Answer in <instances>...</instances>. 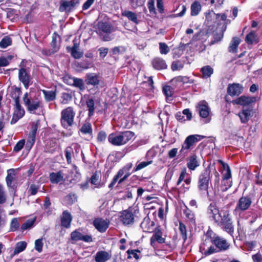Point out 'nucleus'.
I'll use <instances>...</instances> for the list:
<instances>
[{"mask_svg": "<svg viewBox=\"0 0 262 262\" xmlns=\"http://www.w3.org/2000/svg\"><path fill=\"white\" fill-rule=\"evenodd\" d=\"M134 135L133 132L129 130L119 133H112L108 136V140L114 145L121 146L127 143Z\"/></svg>", "mask_w": 262, "mask_h": 262, "instance_id": "f257e3e1", "label": "nucleus"}, {"mask_svg": "<svg viewBox=\"0 0 262 262\" xmlns=\"http://www.w3.org/2000/svg\"><path fill=\"white\" fill-rule=\"evenodd\" d=\"M115 31L111 23L106 21H98L96 26V32L100 38L104 41L112 40L110 34Z\"/></svg>", "mask_w": 262, "mask_h": 262, "instance_id": "f03ea898", "label": "nucleus"}, {"mask_svg": "<svg viewBox=\"0 0 262 262\" xmlns=\"http://www.w3.org/2000/svg\"><path fill=\"white\" fill-rule=\"evenodd\" d=\"M23 102L27 110L30 113L35 114V111L41 107L40 99L31 93L26 92L23 98Z\"/></svg>", "mask_w": 262, "mask_h": 262, "instance_id": "7ed1b4c3", "label": "nucleus"}, {"mask_svg": "<svg viewBox=\"0 0 262 262\" xmlns=\"http://www.w3.org/2000/svg\"><path fill=\"white\" fill-rule=\"evenodd\" d=\"M211 171L209 168L205 169L199 177L198 188L202 194H206L209 200L211 194L208 191L209 185L210 183Z\"/></svg>", "mask_w": 262, "mask_h": 262, "instance_id": "20e7f679", "label": "nucleus"}, {"mask_svg": "<svg viewBox=\"0 0 262 262\" xmlns=\"http://www.w3.org/2000/svg\"><path fill=\"white\" fill-rule=\"evenodd\" d=\"M222 213V218L219 220V222H217L216 224L233 238L234 226L230 216L229 210L227 212H223Z\"/></svg>", "mask_w": 262, "mask_h": 262, "instance_id": "39448f33", "label": "nucleus"}, {"mask_svg": "<svg viewBox=\"0 0 262 262\" xmlns=\"http://www.w3.org/2000/svg\"><path fill=\"white\" fill-rule=\"evenodd\" d=\"M75 112L73 107L69 106L63 110L61 112L60 122L62 126L68 128L71 126L74 123V118Z\"/></svg>", "mask_w": 262, "mask_h": 262, "instance_id": "423d86ee", "label": "nucleus"}, {"mask_svg": "<svg viewBox=\"0 0 262 262\" xmlns=\"http://www.w3.org/2000/svg\"><path fill=\"white\" fill-rule=\"evenodd\" d=\"M228 210L225 208L220 210L214 203H211L207 208V214L211 220L216 223L219 222V220L222 218V213L223 212H227Z\"/></svg>", "mask_w": 262, "mask_h": 262, "instance_id": "0eeeda50", "label": "nucleus"}, {"mask_svg": "<svg viewBox=\"0 0 262 262\" xmlns=\"http://www.w3.org/2000/svg\"><path fill=\"white\" fill-rule=\"evenodd\" d=\"M205 138L204 136L198 135H190L188 136L182 145L180 152L182 154H185L188 152V150L196 142Z\"/></svg>", "mask_w": 262, "mask_h": 262, "instance_id": "6e6552de", "label": "nucleus"}, {"mask_svg": "<svg viewBox=\"0 0 262 262\" xmlns=\"http://www.w3.org/2000/svg\"><path fill=\"white\" fill-rule=\"evenodd\" d=\"M252 203L251 199L248 196H242L238 201L234 212L240 213L241 212L245 211L249 208Z\"/></svg>", "mask_w": 262, "mask_h": 262, "instance_id": "1a4fd4ad", "label": "nucleus"}, {"mask_svg": "<svg viewBox=\"0 0 262 262\" xmlns=\"http://www.w3.org/2000/svg\"><path fill=\"white\" fill-rule=\"evenodd\" d=\"M18 78L19 81L23 83L24 87L27 89L31 84V77L29 71H28L24 68H21L19 70Z\"/></svg>", "mask_w": 262, "mask_h": 262, "instance_id": "9d476101", "label": "nucleus"}, {"mask_svg": "<svg viewBox=\"0 0 262 262\" xmlns=\"http://www.w3.org/2000/svg\"><path fill=\"white\" fill-rule=\"evenodd\" d=\"M79 3V0H62L60 2L59 10L60 12H70Z\"/></svg>", "mask_w": 262, "mask_h": 262, "instance_id": "9b49d317", "label": "nucleus"}, {"mask_svg": "<svg viewBox=\"0 0 262 262\" xmlns=\"http://www.w3.org/2000/svg\"><path fill=\"white\" fill-rule=\"evenodd\" d=\"M60 36L54 33L52 36V40L51 43V49L42 50V53L46 55L50 56L52 54L57 52L60 48Z\"/></svg>", "mask_w": 262, "mask_h": 262, "instance_id": "f8f14e48", "label": "nucleus"}, {"mask_svg": "<svg viewBox=\"0 0 262 262\" xmlns=\"http://www.w3.org/2000/svg\"><path fill=\"white\" fill-rule=\"evenodd\" d=\"M211 242L219 251H226L230 247V244L226 239L218 236L212 238Z\"/></svg>", "mask_w": 262, "mask_h": 262, "instance_id": "ddd939ff", "label": "nucleus"}, {"mask_svg": "<svg viewBox=\"0 0 262 262\" xmlns=\"http://www.w3.org/2000/svg\"><path fill=\"white\" fill-rule=\"evenodd\" d=\"M71 239L74 241H82L86 243H90L93 241L92 237L90 235H83L80 229H77L71 233Z\"/></svg>", "mask_w": 262, "mask_h": 262, "instance_id": "4468645a", "label": "nucleus"}, {"mask_svg": "<svg viewBox=\"0 0 262 262\" xmlns=\"http://www.w3.org/2000/svg\"><path fill=\"white\" fill-rule=\"evenodd\" d=\"M25 112L19 103L15 104L14 110L12 118L11 120V124H14L21 118L25 115Z\"/></svg>", "mask_w": 262, "mask_h": 262, "instance_id": "2eb2a0df", "label": "nucleus"}, {"mask_svg": "<svg viewBox=\"0 0 262 262\" xmlns=\"http://www.w3.org/2000/svg\"><path fill=\"white\" fill-rule=\"evenodd\" d=\"M79 43L75 39L73 40V46L72 47H67V50L70 52L71 56L75 59H80L82 57L83 53L79 51Z\"/></svg>", "mask_w": 262, "mask_h": 262, "instance_id": "dca6fc26", "label": "nucleus"}, {"mask_svg": "<svg viewBox=\"0 0 262 262\" xmlns=\"http://www.w3.org/2000/svg\"><path fill=\"white\" fill-rule=\"evenodd\" d=\"M109 221L102 218H96L93 221V225L100 232H104L108 227Z\"/></svg>", "mask_w": 262, "mask_h": 262, "instance_id": "f3484780", "label": "nucleus"}, {"mask_svg": "<svg viewBox=\"0 0 262 262\" xmlns=\"http://www.w3.org/2000/svg\"><path fill=\"white\" fill-rule=\"evenodd\" d=\"M256 101L255 97H249L246 96H241L233 101L234 104L241 105L242 106L249 105L250 104Z\"/></svg>", "mask_w": 262, "mask_h": 262, "instance_id": "a211bd4d", "label": "nucleus"}, {"mask_svg": "<svg viewBox=\"0 0 262 262\" xmlns=\"http://www.w3.org/2000/svg\"><path fill=\"white\" fill-rule=\"evenodd\" d=\"M243 89L239 83L230 84L227 88V93L231 96H238L242 93Z\"/></svg>", "mask_w": 262, "mask_h": 262, "instance_id": "6ab92c4d", "label": "nucleus"}, {"mask_svg": "<svg viewBox=\"0 0 262 262\" xmlns=\"http://www.w3.org/2000/svg\"><path fill=\"white\" fill-rule=\"evenodd\" d=\"M252 110L253 108L251 107H249L248 108L244 107L242 111L238 113V116L242 123H247L249 120L250 118L252 116Z\"/></svg>", "mask_w": 262, "mask_h": 262, "instance_id": "aec40b11", "label": "nucleus"}, {"mask_svg": "<svg viewBox=\"0 0 262 262\" xmlns=\"http://www.w3.org/2000/svg\"><path fill=\"white\" fill-rule=\"evenodd\" d=\"M196 111L202 118L207 117L209 113V108L207 103L205 101L200 102L196 106Z\"/></svg>", "mask_w": 262, "mask_h": 262, "instance_id": "412c9836", "label": "nucleus"}, {"mask_svg": "<svg viewBox=\"0 0 262 262\" xmlns=\"http://www.w3.org/2000/svg\"><path fill=\"white\" fill-rule=\"evenodd\" d=\"M121 221L124 225H130L134 223V215L131 211L125 210L122 211L120 216Z\"/></svg>", "mask_w": 262, "mask_h": 262, "instance_id": "4be33fe9", "label": "nucleus"}, {"mask_svg": "<svg viewBox=\"0 0 262 262\" xmlns=\"http://www.w3.org/2000/svg\"><path fill=\"white\" fill-rule=\"evenodd\" d=\"M85 81L87 85L95 86L99 84L100 77L96 73H88L85 76Z\"/></svg>", "mask_w": 262, "mask_h": 262, "instance_id": "5701e85b", "label": "nucleus"}, {"mask_svg": "<svg viewBox=\"0 0 262 262\" xmlns=\"http://www.w3.org/2000/svg\"><path fill=\"white\" fill-rule=\"evenodd\" d=\"M112 254L105 251H99L97 252L95 256V260L96 262H106L109 260Z\"/></svg>", "mask_w": 262, "mask_h": 262, "instance_id": "b1692460", "label": "nucleus"}, {"mask_svg": "<svg viewBox=\"0 0 262 262\" xmlns=\"http://www.w3.org/2000/svg\"><path fill=\"white\" fill-rule=\"evenodd\" d=\"M72 216L68 211H64L61 217V225L62 226L68 228L70 227L72 221Z\"/></svg>", "mask_w": 262, "mask_h": 262, "instance_id": "393cba45", "label": "nucleus"}, {"mask_svg": "<svg viewBox=\"0 0 262 262\" xmlns=\"http://www.w3.org/2000/svg\"><path fill=\"white\" fill-rule=\"evenodd\" d=\"M15 176V170L14 169H10L7 170V176L6 178L7 185L9 188H14L15 184L14 182Z\"/></svg>", "mask_w": 262, "mask_h": 262, "instance_id": "a878e982", "label": "nucleus"}, {"mask_svg": "<svg viewBox=\"0 0 262 262\" xmlns=\"http://www.w3.org/2000/svg\"><path fill=\"white\" fill-rule=\"evenodd\" d=\"M152 65L154 69L158 70L165 69L167 68L165 61L160 57L154 58L152 61Z\"/></svg>", "mask_w": 262, "mask_h": 262, "instance_id": "bb28decb", "label": "nucleus"}, {"mask_svg": "<svg viewBox=\"0 0 262 262\" xmlns=\"http://www.w3.org/2000/svg\"><path fill=\"white\" fill-rule=\"evenodd\" d=\"M21 93L20 88L12 86L10 91V97L14 100L15 104L19 103V97Z\"/></svg>", "mask_w": 262, "mask_h": 262, "instance_id": "cd10ccee", "label": "nucleus"}, {"mask_svg": "<svg viewBox=\"0 0 262 262\" xmlns=\"http://www.w3.org/2000/svg\"><path fill=\"white\" fill-rule=\"evenodd\" d=\"M187 165L188 168L191 170H194L200 165L199 161L198 160L197 156L195 155H193L190 157Z\"/></svg>", "mask_w": 262, "mask_h": 262, "instance_id": "c85d7f7f", "label": "nucleus"}, {"mask_svg": "<svg viewBox=\"0 0 262 262\" xmlns=\"http://www.w3.org/2000/svg\"><path fill=\"white\" fill-rule=\"evenodd\" d=\"M50 181L52 183L57 184L63 179V175L61 171L52 172L49 175Z\"/></svg>", "mask_w": 262, "mask_h": 262, "instance_id": "c756f323", "label": "nucleus"}, {"mask_svg": "<svg viewBox=\"0 0 262 262\" xmlns=\"http://www.w3.org/2000/svg\"><path fill=\"white\" fill-rule=\"evenodd\" d=\"M155 241L161 244L165 242V239L162 237L161 231L158 229L155 230V233L150 238V244L153 246Z\"/></svg>", "mask_w": 262, "mask_h": 262, "instance_id": "7c9ffc66", "label": "nucleus"}, {"mask_svg": "<svg viewBox=\"0 0 262 262\" xmlns=\"http://www.w3.org/2000/svg\"><path fill=\"white\" fill-rule=\"evenodd\" d=\"M85 104L89 111L88 116L91 117L93 116L95 110L94 100L92 98L89 97L86 100Z\"/></svg>", "mask_w": 262, "mask_h": 262, "instance_id": "2f4dec72", "label": "nucleus"}, {"mask_svg": "<svg viewBox=\"0 0 262 262\" xmlns=\"http://www.w3.org/2000/svg\"><path fill=\"white\" fill-rule=\"evenodd\" d=\"M241 42V39L237 37H234L228 48L229 52L235 53L237 52V47Z\"/></svg>", "mask_w": 262, "mask_h": 262, "instance_id": "473e14b6", "label": "nucleus"}, {"mask_svg": "<svg viewBox=\"0 0 262 262\" xmlns=\"http://www.w3.org/2000/svg\"><path fill=\"white\" fill-rule=\"evenodd\" d=\"M122 15L126 17L129 20L136 24H138L139 21L136 14L130 11L125 10L122 12Z\"/></svg>", "mask_w": 262, "mask_h": 262, "instance_id": "72a5a7b5", "label": "nucleus"}, {"mask_svg": "<svg viewBox=\"0 0 262 262\" xmlns=\"http://www.w3.org/2000/svg\"><path fill=\"white\" fill-rule=\"evenodd\" d=\"M191 15H198L201 10V6L198 1H195L191 5Z\"/></svg>", "mask_w": 262, "mask_h": 262, "instance_id": "f704fd0d", "label": "nucleus"}, {"mask_svg": "<svg viewBox=\"0 0 262 262\" xmlns=\"http://www.w3.org/2000/svg\"><path fill=\"white\" fill-rule=\"evenodd\" d=\"M45 99L47 101H51L55 99L56 93L55 91H47L43 90L42 91Z\"/></svg>", "mask_w": 262, "mask_h": 262, "instance_id": "c9c22d12", "label": "nucleus"}, {"mask_svg": "<svg viewBox=\"0 0 262 262\" xmlns=\"http://www.w3.org/2000/svg\"><path fill=\"white\" fill-rule=\"evenodd\" d=\"M73 81L72 85L75 87L78 88L80 91H83L85 89L83 80L78 78H73L70 79Z\"/></svg>", "mask_w": 262, "mask_h": 262, "instance_id": "e433bc0d", "label": "nucleus"}, {"mask_svg": "<svg viewBox=\"0 0 262 262\" xmlns=\"http://www.w3.org/2000/svg\"><path fill=\"white\" fill-rule=\"evenodd\" d=\"M185 64L184 60H176L173 61L171 65V69L173 71L181 70Z\"/></svg>", "mask_w": 262, "mask_h": 262, "instance_id": "4c0bfd02", "label": "nucleus"}, {"mask_svg": "<svg viewBox=\"0 0 262 262\" xmlns=\"http://www.w3.org/2000/svg\"><path fill=\"white\" fill-rule=\"evenodd\" d=\"M204 78H207L211 76L213 73V69L209 66L203 67L201 69Z\"/></svg>", "mask_w": 262, "mask_h": 262, "instance_id": "58836bf2", "label": "nucleus"}, {"mask_svg": "<svg viewBox=\"0 0 262 262\" xmlns=\"http://www.w3.org/2000/svg\"><path fill=\"white\" fill-rule=\"evenodd\" d=\"M27 243L25 242L21 241L17 243L14 250V254H17L23 251L26 248Z\"/></svg>", "mask_w": 262, "mask_h": 262, "instance_id": "ea45409f", "label": "nucleus"}, {"mask_svg": "<svg viewBox=\"0 0 262 262\" xmlns=\"http://www.w3.org/2000/svg\"><path fill=\"white\" fill-rule=\"evenodd\" d=\"M36 136L29 134L25 147L28 150H30L33 146L35 141Z\"/></svg>", "mask_w": 262, "mask_h": 262, "instance_id": "a19ab883", "label": "nucleus"}, {"mask_svg": "<svg viewBox=\"0 0 262 262\" xmlns=\"http://www.w3.org/2000/svg\"><path fill=\"white\" fill-rule=\"evenodd\" d=\"M12 42V39L9 36H5L0 41V47L3 49L6 48L11 45Z\"/></svg>", "mask_w": 262, "mask_h": 262, "instance_id": "79ce46f5", "label": "nucleus"}, {"mask_svg": "<svg viewBox=\"0 0 262 262\" xmlns=\"http://www.w3.org/2000/svg\"><path fill=\"white\" fill-rule=\"evenodd\" d=\"M245 41L248 44H252L256 42V36L254 31L250 32L246 37Z\"/></svg>", "mask_w": 262, "mask_h": 262, "instance_id": "37998d69", "label": "nucleus"}, {"mask_svg": "<svg viewBox=\"0 0 262 262\" xmlns=\"http://www.w3.org/2000/svg\"><path fill=\"white\" fill-rule=\"evenodd\" d=\"M124 173V170L122 168L120 169L118 172H117V174L114 177L112 182L109 184L108 187L110 188H112L114 187L115 184L117 182L118 179L120 177H121L123 174Z\"/></svg>", "mask_w": 262, "mask_h": 262, "instance_id": "c03bdc74", "label": "nucleus"}, {"mask_svg": "<svg viewBox=\"0 0 262 262\" xmlns=\"http://www.w3.org/2000/svg\"><path fill=\"white\" fill-rule=\"evenodd\" d=\"M163 92L167 99L171 97L174 92V89L169 85H165L163 87Z\"/></svg>", "mask_w": 262, "mask_h": 262, "instance_id": "a18cd8bd", "label": "nucleus"}, {"mask_svg": "<svg viewBox=\"0 0 262 262\" xmlns=\"http://www.w3.org/2000/svg\"><path fill=\"white\" fill-rule=\"evenodd\" d=\"M150 220L148 217L144 219L141 223L140 226L144 232H150Z\"/></svg>", "mask_w": 262, "mask_h": 262, "instance_id": "49530a36", "label": "nucleus"}, {"mask_svg": "<svg viewBox=\"0 0 262 262\" xmlns=\"http://www.w3.org/2000/svg\"><path fill=\"white\" fill-rule=\"evenodd\" d=\"M61 102L62 104H68L70 101H71L72 97V95L67 93H63L61 94Z\"/></svg>", "mask_w": 262, "mask_h": 262, "instance_id": "de8ad7c7", "label": "nucleus"}, {"mask_svg": "<svg viewBox=\"0 0 262 262\" xmlns=\"http://www.w3.org/2000/svg\"><path fill=\"white\" fill-rule=\"evenodd\" d=\"M185 208L183 210L184 214L188 220L193 221L194 219V213L186 206H185Z\"/></svg>", "mask_w": 262, "mask_h": 262, "instance_id": "09e8293b", "label": "nucleus"}, {"mask_svg": "<svg viewBox=\"0 0 262 262\" xmlns=\"http://www.w3.org/2000/svg\"><path fill=\"white\" fill-rule=\"evenodd\" d=\"M232 186V181L230 179H226L222 180V185L221 186V190L223 191L227 190Z\"/></svg>", "mask_w": 262, "mask_h": 262, "instance_id": "8fccbe9b", "label": "nucleus"}, {"mask_svg": "<svg viewBox=\"0 0 262 262\" xmlns=\"http://www.w3.org/2000/svg\"><path fill=\"white\" fill-rule=\"evenodd\" d=\"M80 131L84 134H91L92 132L91 124L90 123L84 124L80 128Z\"/></svg>", "mask_w": 262, "mask_h": 262, "instance_id": "3c124183", "label": "nucleus"}, {"mask_svg": "<svg viewBox=\"0 0 262 262\" xmlns=\"http://www.w3.org/2000/svg\"><path fill=\"white\" fill-rule=\"evenodd\" d=\"M152 162V161H144V162H142L139 163L138 164H137V165H136V167L134 169L133 171L134 172H135V171L140 170L146 167L149 164H151Z\"/></svg>", "mask_w": 262, "mask_h": 262, "instance_id": "603ef678", "label": "nucleus"}, {"mask_svg": "<svg viewBox=\"0 0 262 262\" xmlns=\"http://www.w3.org/2000/svg\"><path fill=\"white\" fill-rule=\"evenodd\" d=\"M126 252L128 254V259L132 258V257L131 255H132L133 257L137 260L139 259L140 258V256L137 253L138 252H140V251L138 250H128Z\"/></svg>", "mask_w": 262, "mask_h": 262, "instance_id": "864d4df0", "label": "nucleus"}, {"mask_svg": "<svg viewBox=\"0 0 262 262\" xmlns=\"http://www.w3.org/2000/svg\"><path fill=\"white\" fill-rule=\"evenodd\" d=\"M160 52L161 54H167L169 51L170 49L168 46L164 42L159 43Z\"/></svg>", "mask_w": 262, "mask_h": 262, "instance_id": "5fc2aeb1", "label": "nucleus"}, {"mask_svg": "<svg viewBox=\"0 0 262 262\" xmlns=\"http://www.w3.org/2000/svg\"><path fill=\"white\" fill-rule=\"evenodd\" d=\"M42 238H39L35 241V249L39 253H40L42 251V247H43V242H42Z\"/></svg>", "mask_w": 262, "mask_h": 262, "instance_id": "6e6d98bb", "label": "nucleus"}, {"mask_svg": "<svg viewBox=\"0 0 262 262\" xmlns=\"http://www.w3.org/2000/svg\"><path fill=\"white\" fill-rule=\"evenodd\" d=\"M179 229L182 238L184 241H185L187 239V232L185 225L183 223L180 222Z\"/></svg>", "mask_w": 262, "mask_h": 262, "instance_id": "4d7b16f0", "label": "nucleus"}, {"mask_svg": "<svg viewBox=\"0 0 262 262\" xmlns=\"http://www.w3.org/2000/svg\"><path fill=\"white\" fill-rule=\"evenodd\" d=\"M19 227V224L18 223V220L17 218H13L10 224V231H15L18 230Z\"/></svg>", "mask_w": 262, "mask_h": 262, "instance_id": "13d9d810", "label": "nucleus"}, {"mask_svg": "<svg viewBox=\"0 0 262 262\" xmlns=\"http://www.w3.org/2000/svg\"><path fill=\"white\" fill-rule=\"evenodd\" d=\"M6 194L4 190V188L2 185L0 184V204H2L6 201Z\"/></svg>", "mask_w": 262, "mask_h": 262, "instance_id": "bf43d9fd", "label": "nucleus"}, {"mask_svg": "<svg viewBox=\"0 0 262 262\" xmlns=\"http://www.w3.org/2000/svg\"><path fill=\"white\" fill-rule=\"evenodd\" d=\"M40 122L39 120H37L33 122L31 126V130L29 134L36 136L37 129L39 126Z\"/></svg>", "mask_w": 262, "mask_h": 262, "instance_id": "052dcab7", "label": "nucleus"}, {"mask_svg": "<svg viewBox=\"0 0 262 262\" xmlns=\"http://www.w3.org/2000/svg\"><path fill=\"white\" fill-rule=\"evenodd\" d=\"M34 223V220H29L25 222L21 226V229L22 230H25L31 228Z\"/></svg>", "mask_w": 262, "mask_h": 262, "instance_id": "680f3d73", "label": "nucleus"}, {"mask_svg": "<svg viewBox=\"0 0 262 262\" xmlns=\"http://www.w3.org/2000/svg\"><path fill=\"white\" fill-rule=\"evenodd\" d=\"M218 252H219V251L216 247L215 248L214 246H211L208 249V250L204 249V254L205 256H207Z\"/></svg>", "mask_w": 262, "mask_h": 262, "instance_id": "e2e57ef3", "label": "nucleus"}, {"mask_svg": "<svg viewBox=\"0 0 262 262\" xmlns=\"http://www.w3.org/2000/svg\"><path fill=\"white\" fill-rule=\"evenodd\" d=\"M12 59V56H9L7 58L4 57H1L0 58V66L6 67L9 65V60Z\"/></svg>", "mask_w": 262, "mask_h": 262, "instance_id": "0e129e2a", "label": "nucleus"}, {"mask_svg": "<svg viewBox=\"0 0 262 262\" xmlns=\"http://www.w3.org/2000/svg\"><path fill=\"white\" fill-rule=\"evenodd\" d=\"M73 152L72 148L69 146L65 150V155L68 163L71 162L72 153Z\"/></svg>", "mask_w": 262, "mask_h": 262, "instance_id": "69168bd1", "label": "nucleus"}, {"mask_svg": "<svg viewBox=\"0 0 262 262\" xmlns=\"http://www.w3.org/2000/svg\"><path fill=\"white\" fill-rule=\"evenodd\" d=\"M25 144V140H21L19 142L17 143V144L15 145V146L14 147L13 150L15 152H18L20 151Z\"/></svg>", "mask_w": 262, "mask_h": 262, "instance_id": "338daca9", "label": "nucleus"}, {"mask_svg": "<svg viewBox=\"0 0 262 262\" xmlns=\"http://www.w3.org/2000/svg\"><path fill=\"white\" fill-rule=\"evenodd\" d=\"M173 80L184 83L188 82V78L186 76H179L173 78Z\"/></svg>", "mask_w": 262, "mask_h": 262, "instance_id": "774afa93", "label": "nucleus"}]
</instances>
